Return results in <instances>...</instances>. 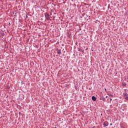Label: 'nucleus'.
Wrapping results in <instances>:
<instances>
[{"label": "nucleus", "mask_w": 128, "mask_h": 128, "mask_svg": "<svg viewBox=\"0 0 128 128\" xmlns=\"http://www.w3.org/2000/svg\"><path fill=\"white\" fill-rule=\"evenodd\" d=\"M44 16L46 20H50V16L48 13H45Z\"/></svg>", "instance_id": "nucleus-1"}, {"label": "nucleus", "mask_w": 128, "mask_h": 128, "mask_svg": "<svg viewBox=\"0 0 128 128\" xmlns=\"http://www.w3.org/2000/svg\"><path fill=\"white\" fill-rule=\"evenodd\" d=\"M123 96L126 100H128V94L127 92L123 93Z\"/></svg>", "instance_id": "nucleus-2"}, {"label": "nucleus", "mask_w": 128, "mask_h": 128, "mask_svg": "<svg viewBox=\"0 0 128 128\" xmlns=\"http://www.w3.org/2000/svg\"><path fill=\"white\" fill-rule=\"evenodd\" d=\"M58 54H62V50H59L58 48H56Z\"/></svg>", "instance_id": "nucleus-3"}, {"label": "nucleus", "mask_w": 128, "mask_h": 128, "mask_svg": "<svg viewBox=\"0 0 128 128\" xmlns=\"http://www.w3.org/2000/svg\"><path fill=\"white\" fill-rule=\"evenodd\" d=\"M100 100H103V102H106V98L102 96L100 97Z\"/></svg>", "instance_id": "nucleus-4"}, {"label": "nucleus", "mask_w": 128, "mask_h": 128, "mask_svg": "<svg viewBox=\"0 0 128 128\" xmlns=\"http://www.w3.org/2000/svg\"><path fill=\"white\" fill-rule=\"evenodd\" d=\"M103 126H108V122H104Z\"/></svg>", "instance_id": "nucleus-5"}, {"label": "nucleus", "mask_w": 128, "mask_h": 128, "mask_svg": "<svg viewBox=\"0 0 128 128\" xmlns=\"http://www.w3.org/2000/svg\"><path fill=\"white\" fill-rule=\"evenodd\" d=\"M92 100H94V102H96V98L94 96H92Z\"/></svg>", "instance_id": "nucleus-6"}, {"label": "nucleus", "mask_w": 128, "mask_h": 128, "mask_svg": "<svg viewBox=\"0 0 128 128\" xmlns=\"http://www.w3.org/2000/svg\"><path fill=\"white\" fill-rule=\"evenodd\" d=\"M122 86H126V83L124 82L122 84Z\"/></svg>", "instance_id": "nucleus-7"}, {"label": "nucleus", "mask_w": 128, "mask_h": 128, "mask_svg": "<svg viewBox=\"0 0 128 128\" xmlns=\"http://www.w3.org/2000/svg\"><path fill=\"white\" fill-rule=\"evenodd\" d=\"M0 34H1V36H4V32H2L1 33H0Z\"/></svg>", "instance_id": "nucleus-8"}, {"label": "nucleus", "mask_w": 128, "mask_h": 128, "mask_svg": "<svg viewBox=\"0 0 128 128\" xmlns=\"http://www.w3.org/2000/svg\"><path fill=\"white\" fill-rule=\"evenodd\" d=\"M108 96H112V98H114V95H112V94H108Z\"/></svg>", "instance_id": "nucleus-9"}, {"label": "nucleus", "mask_w": 128, "mask_h": 128, "mask_svg": "<svg viewBox=\"0 0 128 128\" xmlns=\"http://www.w3.org/2000/svg\"><path fill=\"white\" fill-rule=\"evenodd\" d=\"M82 49L80 48H78V52H82Z\"/></svg>", "instance_id": "nucleus-10"}, {"label": "nucleus", "mask_w": 128, "mask_h": 128, "mask_svg": "<svg viewBox=\"0 0 128 128\" xmlns=\"http://www.w3.org/2000/svg\"><path fill=\"white\" fill-rule=\"evenodd\" d=\"M82 52V54H84V50L82 49V50H81Z\"/></svg>", "instance_id": "nucleus-11"}, {"label": "nucleus", "mask_w": 128, "mask_h": 128, "mask_svg": "<svg viewBox=\"0 0 128 128\" xmlns=\"http://www.w3.org/2000/svg\"><path fill=\"white\" fill-rule=\"evenodd\" d=\"M110 98V102H112V98Z\"/></svg>", "instance_id": "nucleus-12"}, {"label": "nucleus", "mask_w": 128, "mask_h": 128, "mask_svg": "<svg viewBox=\"0 0 128 128\" xmlns=\"http://www.w3.org/2000/svg\"><path fill=\"white\" fill-rule=\"evenodd\" d=\"M110 126H112V124L110 123Z\"/></svg>", "instance_id": "nucleus-13"}, {"label": "nucleus", "mask_w": 128, "mask_h": 128, "mask_svg": "<svg viewBox=\"0 0 128 128\" xmlns=\"http://www.w3.org/2000/svg\"><path fill=\"white\" fill-rule=\"evenodd\" d=\"M104 90H105V91H106V88H105V89H104Z\"/></svg>", "instance_id": "nucleus-14"}, {"label": "nucleus", "mask_w": 128, "mask_h": 128, "mask_svg": "<svg viewBox=\"0 0 128 128\" xmlns=\"http://www.w3.org/2000/svg\"><path fill=\"white\" fill-rule=\"evenodd\" d=\"M106 98H108V96H106Z\"/></svg>", "instance_id": "nucleus-15"}, {"label": "nucleus", "mask_w": 128, "mask_h": 128, "mask_svg": "<svg viewBox=\"0 0 128 128\" xmlns=\"http://www.w3.org/2000/svg\"><path fill=\"white\" fill-rule=\"evenodd\" d=\"M26 18H28V16H26Z\"/></svg>", "instance_id": "nucleus-16"}, {"label": "nucleus", "mask_w": 128, "mask_h": 128, "mask_svg": "<svg viewBox=\"0 0 128 128\" xmlns=\"http://www.w3.org/2000/svg\"><path fill=\"white\" fill-rule=\"evenodd\" d=\"M44 128V127H42V128Z\"/></svg>", "instance_id": "nucleus-17"}]
</instances>
